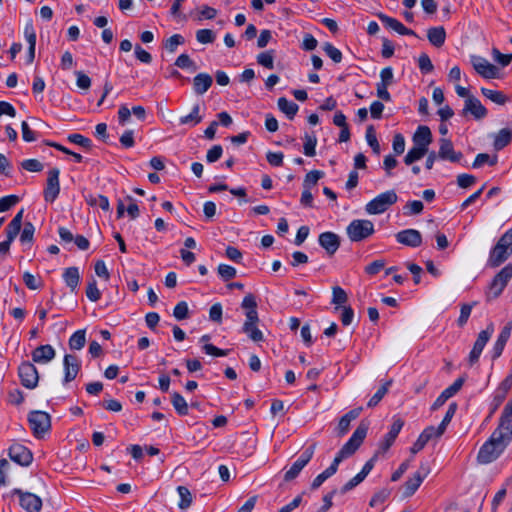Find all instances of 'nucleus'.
<instances>
[{"label":"nucleus","instance_id":"obj_1","mask_svg":"<svg viewBox=\"0 0 512 512\" xmlns=\"http://www.w3.org/2000/svg\"><path fill=\"white\" fill-rule=\"evenodd\" d=\"M512 254V228L507 230L491 249L488 264L491 267H498L505 262Z\"/></svg>","mask_w":512,"mask_h":512},{"label":"nucleus","instance_id":"obj_2","mask_svg":"<svg viewBox=\"0 0 512 512\" xmlns=\"http://www.w3.org/2000/svg\"><path fill=\"white\" fill-rule=\"evenodd\" d=\"M508 445L503 440L497 439L491 434L490 438L480 447L477 460L480 464H489L495 461Z\"/></svg>","mask_w":512,"mask_h":512},{"label":"nucleus","instance_id":"obj_3","mask_svg":"<svg viewBox=\"0 0 512 512\" xmlns=\"http://www.w3.org/2000/svg\"><path fill=\"white\" fill-rule=\"evenodd\" d=\"M375 232L374 223L368 219L352 220L346 228L348 238L352 242H361Z\"/></svg>","mask_w":512,"mask_h":512},{"label":"nucleus","instance_id":"obj_4","mask_svg":"<svg viewBox=\"0 0 512 512\" xmlns=\"http://www.w3.org/2000/svg\"><path fill=\"white\" fill-rule=\"evenodd\" d=\"M398 196L394 190H388L377 195L365 205V211L370 215L384 213L390 206L395 204Z\"/></svg>","mask_w":512,"mask_h":512},{"label":"nucleus","instance_id":"obj_5","mask_svg":"<svg viewBox=\"0 0 512 512\" xmlns=\"http://www.w3.org/2000/svg\"><path fill=\"white\" fill-rule=\"evenodd\" d=\"M28 422L36 438H42L51 428V417L44 411L30 412Z\"/></svg>","mask_w":512,"mask_h":512},{"label":"nucleus","instance_id":"obj_6","mask_svg":"<svg viewBox=\"0 0 512 512\" xmlns=\"http://www.w3.org/2000/svg\"><path fill=\"white\" fill-rule=\"evenodd\" d=\"M512 278V264L503 267L493 278L487 292V300L497 298Z\"/></svg>","mask_w":512,"mask_h":512},{"label":"nucleus","instance_id":"obj_7","mask_svg":"<svg viewBox=\"0 0 512 512\" xmlns=\"http://www.w3.org/2000/svg\"><path fill=\"white\" fill-rule=\"evenodd\" d=\"M430 467L427 463H421L419 469L409 477L404 484L403 497H411L420 487L424 479L429 475Z\"/></svg>","mask_w":512,"mask_h":512},{"label":"nucleus","instance_id":"obj_8","mask_svg":"<svg viewBox=\"0 0 512 512\" xmlns=\"http://www.w3.org/2000/svg\"><path fill=\"white\" fill-rule=\"evenodd\" d=\"M369 424L361 421L350 439L342 446V450L350 457L360 447L368 432Z\"/></svg>","mask_w":512,"mask_h":512},{"label":"nucleus","instance_id":"obj_9","mask_svg":"<svg viewBox=\"0 0 512 512\" xmlns=\"http://www.w3.org/2000/svg\"><path fill=\"white\" fill-rule=\"evenodd\" d=\"M315 444L310 445L307 447L301 455L297 458V460L292 464L289 470L286 471L284 475L285 481H292L294 480L301 470L309 463V461L312 459L315 451Z\"/></svg>","mask_w":512,"mask_h":512},{"label":"nucleus","instance_id":"obj_10","mask_svg":"<svg viewBox=\"0 0 512 512\" xmlns=\"http://www.w3.org/2000/svg\"><path fill=\"white\" fill-rule=\"evenodd\" d=\"M60 170L59 168H52L47 173L46 187L43 191V196L46 202L53 203L60 193Z\"/></svg>","mask_w":512,"mask_h":512},{"label":"nucleus","instance_id":"obj_11","mask_svg":"<svg viewBox=\"0 0 512 512\" xmlns=\"http://www.w3.org/2000/svg\"><path fill=\"white\" fill-rule=\"evenodd\" d=\"M18 375L24 387L33 389L37 386L39 375L33 363L29 361L22 362L18 367Z\"/></svg>","mask_w":512,"mask_h":512},{"label":"nucleus","instance_id":"obj_12","mask_svg":"<svg viewBox=\"0 0 512 512\" xmlns=\"http://www.w3.org/2000/svg\"><path fill=\"white\" fill-rule=\"evenodd\" d=\"M494 332V325L493 323H490L487 325L486 329L485 330H482L479 334H478V337L473 345V348L469 354V363L470 365H473L475 364L476 362H478L479 358H480V355L485 347V345L487 344V342L489 341V339L491 338L492 334Z\"/></svg>","mask_w":512,"mask_h":512},{"label":"nucleus","instance_id":"obj_13","mask_svg":"<svg viewBox=\"0 0 512 512\" xmlns=\"http://www.w3.org/2000/svg\"><path fill=\"white\" fill-rule=\"evenodd\" d=\"M471 64L476 72L486 79H495L499 76V69L481 56L472 55Z\"/></svg>","mask_w":512,"mask_h":512},{"label":"nucleus","instance_id":"obj_14","mask_svg":"<svg viewBox=\"0 0 512 512\" xmlns=\"http://www.w3.org/2000/svg\"><path fill=\"white\" fill-rule=\"evenodd\" d=\"M13 495L19 498L20 506L27 512H39L42 508V500L36 494L24 492L21 489H14Z\"/></svg>","mask_w":512,"mask_h":512},{"label":"nucleus","instance_id":"obj_15","mask_svg":"<svg viewBox=\"0 0 512 512\" xmlns=\"http://www.w3.org/2000/svg\"><path fill=\"white\" fill-rule=\"evenodd\" d=\"M9 458L21 465V466H29L33 460V454L26 446L20 443L12 444L8 449Z\"/></svg>","mask_w":512,"mask_h":512},{"label":"nucleus","instance_id":"obj_16","mask_svg":"<svg viewBox=\"0 0 512 512\" xmlns=\"http://www.w3.org/2000/svg\"><path fill=\"white\" fill-rule=\"evenodd\" d=\"M439 145V159L450 161L452 163H458L463 158L462 152L454 150L453 143L451 140L447 138H441L439 140Z\"/></svg>","mask_w":512,"mask_h":512},{"label":"nucleus","instance_id":"obj_17","mask_svg":"<svg viewBox=\"0 0 512 512\" xmlns=\"http://www.w3.org/2000/svg\"><path fill=\"white\" fill-rule=\"evenodd\" d=\"M63 366H64V384H67L71 381H73L80 369H81V363L80 360L76 355L72 354H66L63 359Z\"/></svg>","mask_w":512,"mask_h":512},{"label":"nucleus","instance_id":"obj_18","mask_svg":"<svg viewBox=\"0 0 512 512\" xmlns=\"http://www.w3.org/2000/svg\"><path fill=\"white\" fill-rule=\"evenodd\" d=\"M404 426V421L401 418H395L390 430L379 443V452L385 453L393 445L401 429Z\"/></svg>","mask_w":512,"mask_h":512},{"label":"nucleus","instance_id":"obj_19","mask_svg":"<svg viewBox=\"0 0 512 512\" xmlns=\"http://www.w3.org/2000/svg\"><path fill=\"white\" fill-rule=\"evenodd\" d=\"M467 114H471L476 120H481L487 116V109L475 96L468 97V99H465L464 107L462 110L463 116H466Z\"/></svg>","mask_w":512,"mask_h":512},{"label":"nucleus","instance_id":"obj_20","mask_svg":"<svg viewBox=\"0 0 512 512\" xmlns=\"http://www.w3.org/2000/svg\"><path fill=\"white\" fill-rule=\"evenodd\" d=\"M319 245L330 256L334 255L340 247V237L334 232H323L318 237Z\"/></svg>","mask_w":512,"mask_h":512},{"label":"nucleus","instance_id":"obj_21","mask_svg":"<svg viewBox=\"0 0 512 512\" xmlns=\"http://www.w3.org/2000/svg\"><path fill=\"white\" fill-rule=\"evenodd\" d=\"M396 240L400 244L416 248L422 244V235L416 229H405L396 234Z\"/></svg>","mask_w":512,"mask_h":512},{"label":"nucleus","instance_id":"obj_22","mask_svg":"<svg viewBox=\"0 0 512 512\" xmlns=\"http://www.w3.org/2000/svg\"><path fill=\"white\" fill-rule=\"evenodd\" d=\"M377 16L386 28L392 29L400 35L417 36L413 30L405 27L399 20L383 13H379Z\"/></svg>","mask_w":512,"mask_h":512},{"label":"nucleus","instance_id":"obj_23","mask_svg":"<svg viewBox=\"0 0 512 512\" xmlns=\"http://www.w3.org/2000/svg\"><path fill=\"white\" fill-rule=\"evenodd\" d=\"M492 435L509 445L512 440V419L500 416L499 424Z\"/></svg>","mask_w":512,"mask_h":512},{"label":"nucleus","instance_id":"obj_24","mask_svg":"<svg viewBox=\"0 0 512 512\" xmlns=\"http://www.w3.org/2000/svg\"><path fill=\"white\" fill-rule=\"evenodd\" d=\"M55 355V349L49 344L40 345L31 353L33 362L38 364H46L52 361L55 358Z\"/></svg>","mask_w":512,"mask_h":512},{"label":"nucleus","instance_id":"obj_25","mask_svg":"<svg viewBox=\"0 0 512 512\" xmlns=\"http://www.w3.org/2000/svg\"><path fill=\"white\" fill-rule=\"evenodd\" d=\"M413 144L428 150L429 145L432 143V133L428 126H418L416 132L413 135Z\"/></svg>","mask_w":512,"mask_h":512},{"label":"nucleus","instance_id":"obj_26","mask_svg":"<svg viewBox=\"0 0 512 512\" xmlns=\"http://www.w3.org/2000/svg\"><path fill=\"white\" fill-rule=\"evenodd\" d=\"M24 36L29 45L28 53H27V63L31 64L35 58V47H36V32H35L32 21H29L26 23V25L24 27Z\"/></svg>","mask_w":512,"mask_h":512},{"label":"nucleus","instance_id":"obj_27","mask_svg":"<svg viewBox=\"0 0 512 512\" xmlns=\"http://www.w3.org/2000/svg\"><path fill=\"white\" fill-rule=\"evenodd\" d=\"M213 84V78L208 73H199L193 78V89L197 95H203Z\"/></svg>","mask_w":512,"mask_h":512},{"label":"nucleus","instance_id":"obj_28","mask_svg":"<svg viewBox=\"0 0 512 512\" xmlns=\"http://www.w3.org/2000/svg\"><path fill=\"white\" fill-rule=\"evenodd\" d=\"M361 411H362V407L354 408V409L348 411L346 414H344L340 418L338 427H337L339 436H344L349 431L351 421L358 418Z\"/></svg>","mask_w":512,"mask_h":512},{"label":"nucleus","instance_id":"obj_29","mask_svg":"<svg viewBox=\"0 0 512 512\" xmlns=\"http://www.w3.org/2000/svg\"><path fill=\"white\" fill-rule=\"evenodd\" d=\"M493 147L496 151H500L509 145L512 141V129L502 128L493 136Z\"/></svg>","mask_w":512,"mask_h":512},{"label":"nucleus","instance_id":"obj_30","mask_svg":"<svg viewBox=\"0 0 512 512\" xmlns=\"http://www.w3.org/2000/svg\"><path fill=\"white\" fill-rule=\"evenodd\" d=\"M427 38L433 46L441 47L446 40V31L442 26L429 28Z\"/></svg>","mask_w":512,"mask_h":512},{"label":"nucleus","instance_id":"obj_31","mask_svg":"<svg viewBox=\"0 0 512 512\" xmlns=\"http://www.w3.org/2000/svg\"><path fill=\"white\" fill-rule=\"evenodd\" d=\"M278 108L283 112L290 120H292L298 112V105L292 101H289L285 97H280L277 102Z\"/></svg>","mask_w":512,"mask_h":512},{"label":"nucleus","instance_id":"obj_32","mask_svg":"<svg viewBox=\"0 0 512 512\" xmlns=\"http://www.w3.org/2000/svg\"><path fill=\"white\" fill-rule=\"evenodd\" d=\"M63 279H64L66 285L72 291H74L77 288L79 281H80L79 269L77 267L66 268L63 273Z\"/></svg>","mask_w":512,"mask_h":512},{"label":"nucleus","instance_id":"obj_33","mask_svg":"<svg viewBox=\"0 0 512 512\" xmlns=\"http://www.w3.org/2000/svg\"><path fill=\"white\" fill-rule=\"evenodd\" d=\"M84 199L86 203L91 207H100L103 211H109L110 210V203L106 196L104 195H93L88 194L84 196Z\"/></svg>","mask_w":512,"mask_h":512},{"label":"nucleus","instance_id":"obj_34","mask_svg":"<svg viewBox=\"0 0 512 512\" xmlns=\"http://www.w3.org/2000/svg\"><path fill=\"white\" fill-rule=\"evenodd\" d=\"M171 403L173 405V407L175 408L176 412L180 415V416H186L188 415V404L186 402V400L184 399V397L178 393V392H173L172 395H171Z\"/></svg>","mask_w":512,"mask_h":512},{"label":"nucleus","instance_id":"obj_35","mask_svg":"<svg viewBox=\"0 0 512 512\" xmlns=\"http://www.w3.org/2000/svg\"><path fill=\"white\" fill-rule=\"evenodd\" d=\"M428 153V150L414 145L408 153L404 157V163L406 165H411L414 162L422 159L426 154Z\"/></svg>","mask_w":512,"mask_h":512},{"label":"nucleus","instance_id":"obj_36","mask_svg":"<svg viewBox=\"0 0 512 512\" xmlns=\"http://www.w3.org/2000/svg\"><path fill=\"white\" fill-rule=\"evenodd\" d=\"M481 93L491 100L492 102L498 105H504L509 99L508 97L501 91L491 90L487 88H481Z\"/></svg>","mask_w":512,"mask_h":512},{"label":"nucleus","instance_id":"obj_37","mask_svg":"<svg viewBox=\"0 0 512 512\" xmlns=\"http://www.w3.org/2000/svg\"><path fill=\"white\" fill-rule=\"evenodd\" d=\"M184 43H185V39L181 34H174L164 40L163 47L169 53H174V52H176L178 46L183 45Z\"/></svg>","mask_w":512,"mask_h":512},{"label":"nucleus","instance_id":"obj_38","mask_svg":"<svg viewBox=\"0 0 512 512\" xmlns=\"http://www.w3.org/2000/svg\"><path fill=\"white\" fill-rule=\"evenodd\" d=\"M85 330H77L69 339V347L72 350H80L85 346Z\"/></svg>","mask_w":512,"mask_h":512},{"label":"nucleus","instance_id":"obj_39","mask_svg":"<svg viewBox=\"0 0 512 512\" xmlns=\"http://www.w3.org/2000/svg\"><path fill=\"white\" fill-rule=\"evenodd\" d=\"M199 112L200 106L198 104L194 105L192 111L188 115L180 117V124H192L193 126L197 125L202 121V117L199 115Z\"/></svg>","mask_w":512,"mask_h":512},{"label":"nucleus","instance_id":"obj_40","mask_svg":"<svg viewBox=\"0 0 512 512\" xmlns=\"http://www.w3.org/2000/svg\"><path fill=\"white\" fill-rule=\"evenodd\" d=\"M177 492L180 497L178 507L181 510H185V509L189 508L192 503V495H191V492L189 491V489L185 486H178Z\"/></svg>","mask_w":512,"mask_h":512},{"label":"nucleus","instance_id":"obj_41","mask_svg":"<svg viewBox=\"0 0 512 512\" xmlns=\"http://www.w3.org/2000/svg\"><path fill=\"white\" fill-rule=\"evenodd\" d=\"M392 381L389 380L386 383H384L377 391L376 393L370 398V400L367 403V406L372 408L378 405V403L383 399V397L388 392V389L391 385Z\"/></svg>","mask_w":512,"mask_h":512},{"label":"nucleus","instance_id":"obj_42","mask_svg":"<svg viewBox=\"0 0 512 512\" xmlns=\"http://www.w3.org/2000/svg\"><path fill=\"white\" fill-rule=\"evenodd\" d=\"M498 161V158L496 155L494 156H490L489 154L487 153H479L473 164H472V167L473 168H480L481 166H483L484 164H489L490 166H494Z\"/></svg>","mask_w":512,"mask_h":512},{"label":"nucleus","instance_id":"obj_43","mask_svg":"<svg viewBox=\"0 0 512 512\" xmlns=\"http://www.w3.org/2000/svg\"><path fill=\"white\" fill-rule=\"evenodd\" d=\"M174 64L181 69H191L192 71L197 69L195 62L186 53L179 55Z\"/></svg>","mask_w":512,"mask_h":512},{"label":"nucleus","instance_id":"obj_44","mask_svg":"<svg viewBox=\"0 0 512 512\" xmlns=\"http://www.w3.org/2000/svg\"><path fill=\"white\" fill-rule=\"evenodd\" d=\"M242 330L254 342H261L264 340V335H263L262 331H260L257 328L256 324H252L249 326L243 325Z\"/></svg>","mask_w":512,"mask_h":512},{"label":"nucleus","instance_id":"obj_45","mask_svg":"<svg viewBox=\"0 0 512 512\" xmlns=\"http://www.w3.org/2000/svg\"><path fill=\"white\" fill-rule=\"evenodd\" d=\"M323 50L333 62L340 63L342 61V52L333 44L329 42L324 43Z\"/></svg>","mask_w":512,"mask_h":512},{"label":"nucleus","instance_id":"obj_46","mask_svg":"<svg viewBox=\"0 0 512 512\" xmlns=\"http://www.w3.org/2000/svg\"><path fill=\"white\" fill-rule=\"evenodd\" d=\"M423 209H424V205L419 200L409 201L403 207L404 215H407V216L418 215L423 211Z\"/></svg>","mask_w":512,"mask_h":512},{"label":"nucleus","instance_id":"obj_47","mask_svg":"<svg viewBox=\"0 0 512 512\" xmlns=\"http://www.w3.org/2000/svg\"><path fill=\"white\" fill-rule=\"evenodd\" d=\"M67 140L88 150L92 147V141L79 133L69 134Z\"/></svg>","mask_w":512,"mask_h":512},{"label":"nucleus","instance_id":"obj_48","mask_svg":"<svg viewBox=\"0 0 512 512\" xmlns=\"http://www.w3.org/2000/svg\"><path fill=\"white\" fill-rule=\"evenodd\" d=\"M366 140H367L368 145L373 150V152L375 154H379L380 153V144H379V142L377 140L375 129H374V127L372 125L367 127V130H366Z\"/></svg>","mask_w":512,"mask_h":512},{"label":"nucleus","instance_id":"obj_49","mask_svg":"<svg viewBox=\"0 0 512 512\" xmlns=\"http://www.w3.org/2000/svg\"><path fill=\"white\" fill-rule=\"evenodd\" d=\"M324 173L318 170L310 171L306 174L305 179L303 181V187L307 189H311L313 186L317 184L319 179L323 177Z\"/></svg>","mask_w":512,"mask_h":512},{"label":"nucleus","instance_id":"obj_50","mask_svg":"<svg viewBox=\"0 0 512 512\" xmlns=\"http://www.w3.org/2000/svg\"><path fill=\"white\" fill-rule=\"evenodd\" d=\"M215 38V33L210 29H199L196 31V40L201 44L213 43Z\"/></svg>","mask_w":512,"mask_h":512},{"label":"nucleus","instance_id":"obj_51","mask_svg":"<svg viewBox=\"0 0 512 512\" xmlns=\"http://www.w3.org/2000/svg\"><path fill=\"white\" fill-rule=\"evenodd\" d=\"M347 293L340 286H334L332 288V304L343 305L347 302Z\"/></svg>","mask_w":512,"mask_h":512},{"label":"nucleus","instance_id":"obj_52","mask_svg":"<svg viewBox=\"0 0 512 512\" xmlns=\"http://www.w3.org/2000/svg\"><path fill=\"white\" fill-rule=\"evenodd\" d=\"M456 410H457V404L455 402L450 403L444 418L442 419L441 423L439 424L440 433H444L446 431V428L449 425V423L451 422L453 416L455 415Z\"/></svg>","mask_w":512,"mask_h":512},{"label":"nucleus","instance_id":"obj_53","mask_svg":"<svg viewBox=\"0 0 512 512\" xmlns=\"http://www.w3.org/2000/svg\"><path fill=\"white\" fill-rule=\"evenodd\" d=\"M257 63L267 69L274 68L273 51L262 52L257 56Z\"/></svg>","mask_w":512,"mask_h":512},{"label":"nucleus","instance_id":"obj_54","mask_svg":"<svg viewBox=\"0 0 512 512\" xmlns=\"http://www.w3.org/2000/svg\"><path fill=\"white\" fill-rule=\"evenodd\" d=\"M20 201L17 195H8L0 198V213L10 210Z\"/></svg>","mask_w":512,"mask_h":512},{"label":"nucleus","instance_id":"obj_55","mask_svg":"<svg viewBox=\"0 0 512 512\" xmlns=\"http://www.w3.org/2000/svg\"><path fill=\"white\" fill-rule=\"evenodd\" d=\"M173 316L179 321L187 319L189 317L188 304L185 301L177 303L173 310Z\"/></svg>","mask_w":512,"mask_h":512},{"label":"nucleus","instance_id":"obj_56","mask_svg":"<svg viewBox=\"0 0 512 512\" xmlns=\"http://www.w3.org/2000/svg\"><path fill=\"white\" fill-rule=\"evenodd\" d=\"M317 138L315 136L305 135V143L303 145L304 154L313 157L316 154Z\"/></svg>","mask_w":512,"mask_h":512},{"label":"nucleus","instance_id":"obj_57","mask_svg":"<svg viewBox=\"0 0 512 512\" xmlns=\"http://www.w3.org/2000/svg\"><path fill=\"white\" fill-rule=\"evenodd\" d=\"M390 494H391L390 489H387V488L381 489L380 491L376 492L372 496V498L369 502V505L371 507H374L378 504L384 503L389 498Z\"/></svg>","mask_w":512,"mask_h":512},{"label":"nucleus","instance_id":"obj_58","mask_svg":"<svg viewBox=\"0 0 512 512\" xmlns=\"http://www.w3.org/2000/svg\"><path fill=\"white\" fill-rule=\"evenodd\" d=\"M418 66L422 73L428 74L433 71L434 66L430 57L426 53H422L418 58Z\"/></svg>","mask_w":512,"mask_h":512},{"label":"nucleus","instance_id":"obj_59","mask_svg":"<svg viewBox=\"0 0 512 512\" xmlns=\"http://www.w3.org/2000/svg\"><path fill=\"white\" fill-rule=\"evenodd\" d=\"M86 296L92 302H96L101 298V292L97 287L95 279L88 283L86 288Z\"/></svg>","mask_w":512,"mask_h":512},{"label":"nucleus","instance_id":"obj_60","mask_svg":"<svg viewBox=\"0 0 512 512\" xmlns=\"http://www.w3.org/2000/svg\"><path fill=\"white\" fill-rule=\"evenodd\" d=\"M236 269L230 265L220 264L218 266V274L224 281H228L236 276Z\"/></svg>","mask_w":512,"mask_h":512},{"label":"nucleus","instance_id":"obj_61","mask_svg":"<svg viewBox=\"0 0 512 512\" xmlns=\"http://www.w3.org/2000/svg\"><path fill=\"white\" fill-rule=\"evenodd\" d=\"M203 351L208 354V355H212V356H215V357H224V356H227L230 352V350L226 349H220L216 346H214L213 344H209V343H206L203 347H202Z\"/></svg>","mask_w":512,"mask_h":512},{"label":"nucleus","instance_id":"obj_62","mask_svg":"<svg viewBox=\"0 0 512 512\" xmlns=\"http://www.w3.org/2000/svg\"><path fill=\"white\" fill-rule=\"evenodd\" d=\"M35 232V227L31 222H26L20 235V241L22 243L32 242Z\"/></svg>","mask_w":512,"mask_h":512},{"label":"nucleus","instance_id":"obj_63","mask_svg":"<svg viewBox=\"0 0 512 512\" xmlns=\"http://www.w3.org/2000/svg\"><path fill=\"white\" fill-rule=\"evenodd\" d=\"M23 169L29 172H40L43 170V164L37 159H27L21 163Z\"/></svg>","mask_w":512,"mask_h":512},{"label":"nucleus","instance_id":"obj_64","mask_svg":"<svg viewBox=\"0 0 512 512\" xmlns=\"http://www.w3.org/2000/svg\"><path fill=\"white\" fill-rule=\"evenodd\" d=\"M493 58L502 67L508 66L512 61V54H503L498 49H493Z\"/></svg>","mask_w":512,"mask_h":512}]
</instances>
